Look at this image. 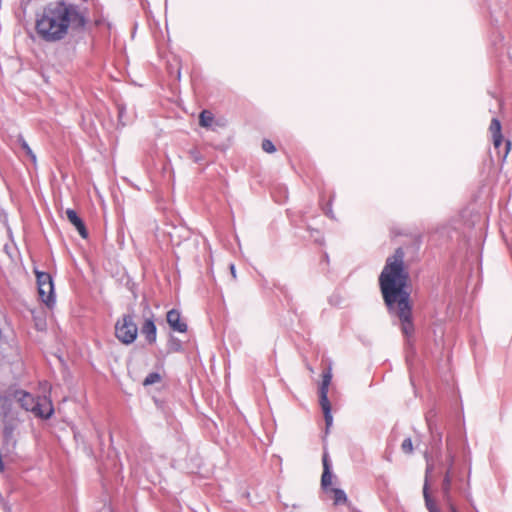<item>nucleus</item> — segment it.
Returning a JSON list of instances; mask_svg holds the SVG:
<instances>
[{
  "label": "nucleus",
  "mask_w": 512,
  "mask_h": 512,
  "mask_svg": "<svg viewBox=\"0 0 512 512\" xmlns=\"http://www.w3.org/2000/svg\"><path fill=\"white\" fill-rule=\"evenodd\" d=\"M424 498L426 501L427 508L430 512H439V510L436 508L432 500L429 498L428 492H427V486L425 485L423 490Z\"/></svg>",
  "instance_id": "19"
},
{
  "label": "nucleus",
  "mask_w": 512,
  "mask_h": 512,
  "mask_svg": "<svg viewBox=\"0 0 512 512\" xmlns=\"http://www.w3.org/2000/svg\"><path fill=\"white\" fill-rule=\"evenodd\" d=\"M320 396V405L324 414L325 422L327 428L331 426L333 417L331 414V404L328 399V392L326 391H319Z\"/></svg>",
  "instance_id": "10"
},
{
  "label": "nucleus",
  "mask_w": 512,
  "mask_h": 512,
  "mask_svg": "<svg viewBox=\"0 0 512 512\" xmlns=\"http://www.w3.org/2000/svg\"><path fill=\"white\" fill-rule=\"evenodd\" d=\"M141 333L148 344H154L157 339V328L152 318H147L141 326Z\"/></svg>",
  "instance_id": "8"
},
{
  "label": "nucleus",
  "mask_w": 512,
  "mask_h": 512,
  "mask_svg": "<svg viewBox=\"0 0 512 512\" xmlns=\"http://www.w3.org/2000/svg\"><path fill=\"white\" fill-rule=\"evenodd\" d=\"M65 213H66L68 221L77 229L79 235L83 239H87L88 238V231L86 229V226H85L84 222L79 217L77 212L75 210H73V209H67Z\"/></svg>",
  "instance_id": "7"
},
{
  "label": "nucleus",
  "mask_w": 512,
  "mask_h": 512,
  "mask_svg": "<svg viewBox=\"0 0 512 512\" xmlns=\"http://www.w3.org/2000/svg\"><path fill=\"white\" fill-rule=\"evenodd\" d=\"M115 336L125 345L132 344L138 336V327L131 315H123L115 323Z\"/></svg>",
  "instance_id": "4"
},
{
  "label": "nucleus",
  "mask_w": 512,
  "mask_h": 512,
  "mask_svg": "<svg viewBox=\"0 0 512 512\" xmlns=\"http://www.w3.org/2000/svg\"><path fill=\"white\" fill-rule=\"evenodd\" d=\"M9 409L8 400L4 397H0V423L3 421Z\"/></svg>",
  "instance_id": "18"
},
{
  "label": "nucleus",
  "mask_w": 512,
  "mask_h": 512,
  "mask_svg": "<svg viewBox=\"0 0 512 512\" xmlns=\"http://www.w3.org/2000/svg\"><path fill=\"white\" fill-rule=\"evenodd\" d=\"M15 397L23 409L31 411L37 417L47 419L53 414L52 402L47 398L35 399L25 391H17Z\"/></svg>",
  "instance_id": "3"
},
{
  "label": "nucleus",
  "mask_w": 512,
  "mask_h": 512,
  "mask_svg": "<svg viewBox=\"0 0 512 512\" xmlns=\"http://www.w3.org/2000/svg\"><path fill=\"white\" fill-rule=\"evenodd\" d=\"M19 142H20L21 148L25 151L26 155L31 159V161L34 164H36V162H37L36 155L34 154L32 149L30 148L28 143L23 138H20Z\"/></svg>",
  "instance_id": "15"
},
{
  "label": "nucleus",
  "mask_w": 512,
  "mask_h": 512,
  "mask_svg": "<svg viewBox=\"0 0 512 512\" xmlns=\"http://www.w3.org/2000/svg\"><path fill=\"white\" fill-rule=\"evenodd\" d=\"M35 275L38 285V294L43 303L47 306H52L55 302L54 286L52 277L49 273L35 270Z\"/></svg>",
  "instance_id": "5"
},
{
  "label": "nucleus",
  "mask_w": 512,
  "mask_h": 512,
  "mask_svg": "<svg viewBox=\"0 0 512 512\" xmlns=\"http://www.w3.org/2000/svg\"><path fill=\"white\" fill-rule=\"evenodd\" d=\"M86 25L83 12L63 1L51 3L37 15L35 31L40 39L54 43L63 40L69 31H80Z\"/></svg>",
  "instance_id": "2"
},
{
  "label": "nucleus",
  "mask_w": 512,
  "mask_h": 512,
  "mask_svg": "<svg viewBox=\"0 0 512 512\" xmlns=\"http://www.w3.org/2000/svg\"><path fill=\"white\" fill-rule=\"evenodd\" d=\"M404 258L405 252L402 248H397L394 254L387 258L379 276V286L388 311L399 319L402 333L406 337H411L415 331L413 303L410 292L406 290L410 275Z\"/></svg>",
  "instance_id": "1"
},
{
  "label": "nucleus",
  "mask_w": 512,
  "mask_h": 512,
  "mask_svg": "<svg viewBox=\"0 0 512 512\" xmlns=\"http://www.w3.org/2000/svg\"><path fill=\"white\" fill-rule=\"evenodd\" d=\"M262 149L267 153H274L276 151L274 144L268 139L263 140Z\"/></svg>",
  "instance_id": "22"
},
{
  "label": "nucleus",
  "mask_w": 512,
  "mask_h": 512,
  "mask_svg": "<svg viewBox=\"0 0 512 512\" xmlns=\"http://www.w3.org/2000/svg\"><path fill=\"white\" fill-rule=\"evenodd\" d=\"M167 323L172 330L185 333L187 331V324L181 320L180 312L176 309H172L167 312Z\"/></svg>",
  "instance_id": "6"
},
{
  "label": "nucleus",
  "mask_w": 512,
  "mask_h": 512,
  "mask_svg": "<svg viewBox=\"0 0 512 512\" xmlns=\"http://www.w3.org/2000/svg\"><path fill=\"white\" fill-rule=\"evenodd\" d=\"M331 379H332V374H331V370L328 369L326 372L323 373L322 375V383L320 385V388H319V391H326L328 392L329 390V385L331 383Z\"/></svg>",
  "instance_id": "13"
},
{
  "label": "nucleus",
  "mask_w": 512,
  "mask_h": 512,
  "mask_svg": "<svg viewBox=\"0 0 512 512\" xmlns=\"http://www.w3.org/2000/svg\"><path fill=\"white\" fill-rule=\"evenodd\" d=\"M329 492L331 494V498L333 499L334 505H342L347 503L348 499L343 490L338 488H330Z\"/></svg>",
  "instance_id": "12"
},
{
  "label": "nucleus",
  "mask_w": 512,
  "mask_h": 512,
  "mask_svg": "<svg viewBox=\"0 0 512 512\" xmlns=\"http://www.w3.org/2000/svg\"><path fill=\"white\" fill-rule=\"evenodd\" d=\"M332 484V474L330 470L323 471L321 477V485L324 489H327Z\"/></svg>",
  "instance_id": "17"
},
{
  "label": "nucleus",
  "mask_w": 512,
  "mask_h": 512,
  "mask_svg": "<svg viewBox=\"0 0 512 512\" xmlns=\"http://www.w3.org/2000/svg\"><path fill=\"white\" fill-rule=\"evenodd\" d=\"M451 483H452V478H451L450 473L448 471L445 474L444 479H443V491H444L445 494L449 493V490H450V487H451Z\"/></svg>",
  "instance_id": "21"
},
{
  "label": "nucleus",
  "mask_w": 512,
  "mask_h": 512,
  "mask_svg": "<svg viewBox=\"0 0 512 512\" xmlns=\"http://www.w3.org/2000/svg\"><path fill=\"white\" fill-rule=\"evenodd\" d=\"M489 131L492 135V138L498 135H502L501 133V123L497 118H493L491 120Z\"/></svg>",
  "instance_id": "14"
},
{
  "label": "nucleus",
  "mask_w": 512,
  "mask_h": 512,
  "mask_svg": "<svg viewBox=\"0 0 512 512\" xmlns=\"http://www.w3.org/2000/svg\"><path fill=\"white\" fill-rule=\"evenodd\" d=\"M230 271H231V275H232L233 279H236L237 275H236V269H235L234 264L230 265Z\"/></svg>",
  "instance_id": "24"
},
{
  "label": "nucleus",
  "mask_w": 512,
  "mask_h": 512,
  "mask_svg": "<svg viewBox=\"0 0 512 512\" xmlns=\"http://www.w3.org/2000/svg\"><path fill=\"white\" fill-rule=\"evenodd\" d=\"M492 140H493L495 149L498 150V154H502V156L505 158L510 152L511 142L505 141V143H504L502 135L495 136L492 138Z\"/></svg>",
  "instance_id": "11"
},
{
  "label": "nucleus",
  "mask_w": 512,
  "mask_h": 512,
  "mask_svg": "<svg viewBox=\"0 0 512 512\" xmlns=\"http://www.w3.org/2000/svg\"><path fill=\"white\" fill-rule=\"evenodd\" d=\"M199 125L206 129L215 130L216 127L224 126L223 123L215 120L213 113L210 110H203L199 115Z\"/></svg>",
  "instance_id": "9"
},
{
  "label": "nucleus",
  "mask_w": 512,
  "mask_h": 512,
  "mask_svg": "<svg viewBox=\"0 0 512 512\" xmlns=\"http://www.w3.org/2000/svg\"><path fill=\"white\" fill-rule=\"evenodd\" d=\"M322 463H323V471H326V469L330 470V464H329L327 453H324L323 458H322Z\"/></svg>",
  "instance_id": "23"
},
{
  "label": "nucleus",
  "mask_w": 512,
  "mask_h": 512,
  "mask_svg": "<svg viewBox=\"0 0 512 512\" xmlns=\"http://www.w3.org/2000/svg\"><path fill=\"white\" fill-rule=\"evenodd\" d=\"M401 449L404 453L410 454L413 451V444L410 438L405 439L401 444Z\"/></svg>",
  "instance_id": "20"
},
{
  "label": "nucleus",
  "mask_w": 512,
  "mask_h": 512,
  "mask_svg": "<svg viewBox=\"0 0 512 512\" xmlns=\"http://www.w3.org/2000/svg\"><path fill=\"white\" fill-rule=\"evenodd\" d=\"M452 512H458L455 508L452 507Z\"/></svg>",
  "instance_id": "25"
},
{
  "label": "nucleus",
  "mask_w": 512,
  "mask_h": 512,
  "mask_svg": "<svg viewBox=\"0 0 512 512\" xmlns=\"http://www.w3.org/2000/svg\"><path fill=\"white\" fill-rule=\"evenodd\" d=\"M161 381V375L157 372H152L146 376L143 381L144 386L153 385Z\"/></svg>",
  "instance_id": "16"
}]
</instances>
